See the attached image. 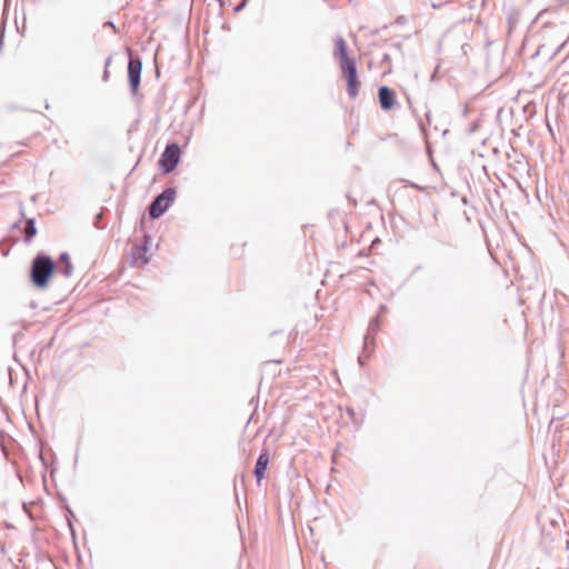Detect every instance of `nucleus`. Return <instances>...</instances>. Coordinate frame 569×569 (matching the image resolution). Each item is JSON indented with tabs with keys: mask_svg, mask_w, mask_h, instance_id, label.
I'll return each mask as SVG.
<instances>
[{
	"mask_svg": "<svg viewBox=\"0 0 569 569\" xmlns=\"http://www.w3.org/2000/svg\"><path fill=\"white\" fill-rule=\"evenodd\" d=\"M111 62H112V57H108L104 62V70H103V74H102L103 82L109 81L110 73H109L108 69H109Z\"/></svg>",
	"mask_w": 569,
	"mask_h": 569,
	"instance_id": "14",
	"label": "nucleus"
},
{
	"mask_svg": "<svg viewBox=\"0 0 569 569\" xmlns=\"http://www.w3.org/2000/svg\"><path fill=\"white\" fill-rule=\"evenodd\" d=\"M177 191L174 188H166L161 193L156 196L148 206V212L151 219L162 217L170 206L174 202Z\"/></svg>",
	"mask_w": 569,
	"mask_h": 569,
	"instance_id": "2",
	"label": "nucleus"
},
{
	"mask_svg": "<svg viewBox=\"0 0 569 569\" xmlns=\"http://www.w3.org/2000/svg\"><path fill=\"white\" fill-rule=\"evenodd\" d=\"M244 6H246L244 1L240 2L239 4H237L234 7V11L238 12V11L242 10L244 8Z\"/></svg>",
	"mask_w": 569,
	"mask_h": 569,
	"instance_id": "17",
	"label": "nucleus"
},
{
	"mask_svg": "<svg viewBox=\"0 0 569 569\" xmlns=\"http://www.w3.org/2000/svg\"><path fill=\"white\" fill-rule=\"evenodd\" d=\"M345 76L347 79V92L350 98H356L359 93V87H360L357 68L346 72Z\"/></svg>",
	"mask_w": 569,
	"mask_h": 569,
	"instance_id": "9",
	"label": "nucleus"
},
{
	"mask_svg": "<svg viewBox=\"0 0 569 569\" xmlns=\"http://www.w3.org/2000/svg\"><path fill=\"white\" fill-rule=\"evenodd\" d=\"M148 240H149V238L146 237L144 243L134 246L131 249V253H130L131 262H130V264L132 267H142V266L148 263V261H149V259L147 257Z\"/></svg>",
	"mask_w": 569,
	"mask_h": 569,
	"instance_id": "6",
	"label": "nucleus"
},
{
	"mask_svg": "<svg viewBox=\"0 0 569 569\" xmlns=\"http://www.w3.org/2000/svg\"><path fill=\"white\" fill-rule=\"evenodd\" d=\"M381 63L386 64L388 67V70L385 73L391 71V58H390L389 53H383Z\"/></svg>",
	"mask_w": 569,
	"mask_h": 569,
	"instance_id": "15",
	"label": "nucleus"
},
{
	"mask_svg": "<svg viewBox=\"0 0 569 569\" xmlns=\"http://www.w3.org/2000/svg\"><path fill=\"white\" fill-rule=\"evenodd\" d=\"M393 47H395L396 49H400L401 44H400V43H395V44H393Z\"/></svg>",
	"mask_w": 569,
	"mask_h": 569,
	"instance_id": "20",
	"label": "nucleus"
},
{
	"mask_svg": "<svg viewBox=\"0 0 569 569\" xmlns=\"http://www.w3.org/2000/svg\"><path fill=\"white\" fill-rule=\"evenodd\" d=\"M141 72H142L141 59L139 57L130 56L129 62H128V80H129L130 91L132 94H136L139 89L140 81H141Z\"/></svg>",
	"mask_w": 569,
	"mask_h": 569,
	"instance_id": "5",
	"label": "nucleus"
},
{
	"mask_svg": "<svg viewBox=\"0 0 569 569\" xmlns=\"http://www.w3.org/2000/svg\"><path fill=\"white\" fill-rule=\"evenodd\" d=\"M269 460H270L269 452L267 449H263L260 452V455L256 461V466H254V470H253V475H254L258 483H260V481L264 477L266 470L269 465Z\"/></svg>",
	"mask_w": 569,
	"mask_h": 569,
	"instance_id": "8",
	"label": "nucleus"
},
{
	"mask_svg": "<svg viewBox=\"0 0 569 569\" xmlns=\"http://www.w3.org/2000/svg\"><path fill=\"white\" fill-rule=\"evenodd\" d=\"M386 310L387 308L385 306H380L378 315L371 318L368 325L367 333L363 337V355L359 356L358 358L360 365L363 363V358H368L372 351L375 346V336L380 329V315Z\"/></svg>",
	"mask_w": 569,
	"mask_h": 569,
	"instance_id": "3",
	"label": "nucleus"
},
{
	"mask_svg": "<svg viewBox=\"0 0 569 569\" xmlns=\"http://www.w3.org/2000/svg\"><path fill=\"white\" fill-rule=\"evenodd\" d=\"M181 149L178 143H169L160 156L159 164L163 173L172 172L180 161Z\"/></svg>",
	"mask_w": 569,
	"mask_h": 569,
	"instance_id": "4",
	"label": "nucleus"
},
{
	"mask_svg": "<svg viewBox=\"0 0 569 569\" xmlns=\"http://www.w3.org/2000/svg\"><path fill=\"white\" fill-rule=\"evenodd\" d=\"M59 262L61 263V266L60 267L57 266L56 271L60 272L66 278H69L72 274V270H73L69 253L62 252L59 256Z\"/></svg>",
	"mask_w": 569,
	"mask_h": 569,
	"instance_id": "10",
	"label": "nucleus"
},
{
	"mask_svg": "<svg viewBox=\"0 0 569 569\" xmlns=\"http://www.w3.org/2000/svg\"><path fill=\"white\" fill-rule=\"evenodd\" d=\"M23 240L26 243H30L32 239L37 234L36 221L33 218H29L26 220L24 227L22 229Z\"/></svg>",
	"mask_w": 569,
	"mask_h": 569,
	"instance_id": "11",
	"label": "nucleus"
},
{
	"mask_svg": "<svg viewBox=\"0 0 569 569\" xmlns=\"http://www.w3.org/2000/svg\"><path fill=\"white\" fill-rule=\"evenodd\" d=\"M56 269L57 263L53 259L43 252H39L32 259L30 266V280L32 284L38 289L47 288Z\"/></svg>",
	"mask_w": 569,
	"mask_h": 569,
	"instance_id": "1",
	"label": "nucleus"
},
{
	"mask_svg": "<svg viewBox=\"0 0 569 569\" xmlns=\"http://www.w3.org/2000/svg\"><path fill=\"white\" fill-rule=\"evenodd\" d=\"M333 56L337 59H341L348 57V48L345 39L342 37H337L335 40V51Z\"/></svg>",
	"mask_w": 569,
	"mask_h": 569,
	"instance_id": "12",
	"label": "nucleus"
},
{
	"mask_svg": "<svg viewBox=\"0 0 569 569\" xmlns=\"http://www.w3.org/2000/svg\"><path fill=\"white\" fill-rule=\"evenodd\" d=\"M104 26H107V27H109V28H113V30H116V26H114V23H113L112 21H107V22L104 23Z\"/></svg>",
	"mask_w": 569,
	"mask_h": 569,
	"instance_id": "18",
	"label": "nucleus"
},
{
	"mask_svg": "<svg viewBox=\"0 0 569 569\" xmlns=\"http://www.w3.org/2000/svg\"><path fill=\"white\" fill-rule=\"evenodd\" d=\"M379 103L382 110L389 111L396 106V92L387 86L378 89Z\"/></svg>",
	"mask_w": 569,
	"mask_h": 569,
	"instance_id": "7",
	"label": "nucleus"
},
{
	"mask_svg": "<svg viewBox=\"0 0 569 569\" xmlns=\"http://www.w3.org/2000/svg\"><path fill=\"white\" fill-rule=\"evenodd\" d=\"M346 411H347L348 416L350 417V419H351L355 423H357V422H358V420L356 419V412H355V410H353L352 408L348 407V408L346 409Z\"/></svg>",
	"mask_w": 569,
	"mask_h": 569,
	"instance_id": "16",
	"label": "nucleus"
},
{
	"mask_svg": "<svg viewBox=\"0 0 569 569\" xmlns=\"http://www.w3.org/2000/svg\"><path fill=\"white\" fill-rule=\"evenodd\" d=\"M20 213H21L22 217L24 216L23 206L22 204H20Z\"/></svg>",
	"mask_w": 569,
	"mask_h": 569,
	"instance_id": "19",
	"label": "nucleus"
},
{
	"mask_svg": "<svg viewBox=\"0 0 569 569\" xmlns=\"http://www.w3.org/2000/svg\"><path fill=\"white\" fill-rule=\"evenodd\" d=\"M339 64H340V69L342 70L343 73L357 68L356 61L353 59H351L349 56L339 59Z\"/></svg>",
	"mask_w": 569,
	"mask_h": 569,
	"instance_id": "13",
	"label": "nucleus"
}]
</instances>
